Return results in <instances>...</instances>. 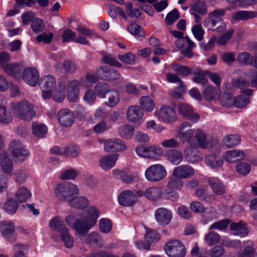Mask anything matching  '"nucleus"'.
<instances>
[{
	"instance_id": "f257e3e1",
	"label": "nucleus",
	"mask_w": 257,
	"mask_h": 257,
	"mask_svg": "<svg viewBox=\"0 0 257 257\" xmlns=\"http://www.w3.org/2000/svg\"><path fill=\"white\" fill-rule=\"evenodd\" d=\"M99 216L98 209L95 207H90L87 212L81 219L76 218L73 215L65 217L67 224L72 228L79 235L84 236L96 223Z\"/></svg>"
},
{
	"instance_id": "f03ea898",
	"label": "nucleus",
	"mask_w": 257,
	"mask_h": 257,
	"mask_svg": "<svg viewBox=\"0 0 257 257\" xmlns=\"http://www.w3.org/2000/svg\"><path fill=\"white\" fill-rule=\"evenodd\" d=\"M13 114L20 119L31 120L35 116L34 105L27 100H22L11 104Z\"/></svg>"
},
{
	"instance_id": "7ed1b4c3",
	"label": "nucleus",
	"mask_w": 257,
	"mask_h": 257,
	"mask_svg": "<svg viewBox=\"0 0 257 257\" xmlns=\"http://www.w3.org/2000/svg\"><path fill=\"white\" fill-rule=\"evenodd\" d=\"M167 174L165 167L159 164L149 166L145 172L146 179L152 182H157L162 180L166 177Z\"/></svg>"
},
{
	"instance_id": "20e7f679",
	"label": "nucleus",
	"mask_w": 257,
	"mask_h": 257,
	"mask_svg": "<svg viewBox=\"0 0 257 257\" xmlns=\"http://www.w3.org/2000/svg\"><path fill=\"white\" fill-rule=\"evenodd\" d=\"M164 250L169 257H185L186 250L183 243L177 239L166 242Z\"/></svg>"
},
{
	"instance_id": "39448f33",
	"label": "nucleus",
	"mask_w": 257,
	"mask_h": 257,
	"mask_svg": "<svg viewBox=\"0 0 257 257\" xmlns=\"http://www.w3.org/2000/svg\"><path fill=\"white\" fill-rule=\"evenodd\" d=\"M154 115L165 123L171 124L177 119L175 109L168 105H161L160 109L154 112Z\"/></svg>"
},
{
	"instance_id": "423d86ee",
	"label": "nucleus",
	"mask_w": 257,
	"mask_h": 257,
	"mask_svg": "<svg viewBox=\"0 0 257 257\" xmlns=\"http://www.w3.org/2000/svg\"><path fill=\"white\" fill-rule=\"evenodd\" d=\"M12 149V156L15 159V161L21 164L30 156L29 151L26 149L18 140H14L11 144Z\"/></svg>"
},
{
	"instance_id": "0eeeda50",
	"label": "nucleus",
	"mask_w": 257,
	"mask_h": 257,
	"mask_svg": "<svg viewBox=\"0 0 257 257\" xmlns=\"http://www.w3.org/2000/svg\"><path fill=\"white\" fill-rule=\"evenodd\" d=\"M135 151L139 156L149 159L161 157L163 154L162 149L157 146H150L147 147L140 146L136 148Z\"/></svg>"
},
{
	"instance_id": "6e6552de",
	"label": "nucleus",
	"mask_w": 257,
	"mask_h": 257,
	"mask_svg": "<svg viewBox=\"0 0 257 257\" xmlns=\"http://www.w3.org/2000/svg\"><path fill=\"white\" fill-rule=\"evenodd\" d=\"M39 85L44 99H48L52 95V92L56 86V80L53 76L48 75L41 79Z\"/></svg>"
},
{
	"instance_id": "1a4fd4ad",
	"label": "nucleus",
	"mask_w": 257,
	"mask_h": 257,
	"mask_svg": "<svg viewBox=\"0 0 257 257\" xmlns=\"http://www.w3.org/2000/svg\"><path fill=\"white\" fill-rule=\"evenodd\" d=\"M103 142L104 150L107 153L123 151L126 148L124 143L118 138H114L104 140Z\"/></svg>"
},
{
	"instance_id": "9d476101",
	"label": "nucleus",
	"mask_w": 257,
	"mask_h": 257,
	"mask_svg": "<svg viewBox=\"0 0 257 257\" xmlns=\"http://www.w3.org/2000/svg\"><path fill=\"white\" fill-rule=\"evenodd\" d=\"M191 123L188 121L183 122L179 127L178 136L183 143L187 142L190 145V143L193 139L195 134V130L190 128Z\"/></svg>"
},
{
	"instance_id": "9b49d317",
	"label": "nucleus",
	"mask_w": 257,
	"mask_h": 257,
	"mask_svg": "<svg viewBox=\"0 0 257 257\" xmlns=\"http://www.w3.org/2000/svg\"><path fill=\"white\" fill-rule=\"evenodd\" d=\"M138 197L145 196L151 201H156L160 199L163 196L162 189L159 187H151L146 189L145 191L138 190L137 191Z\"/></svg>"
},
{
	"instance_id": "f8f14e48",
	"label": "nucleus",
	"mask_w": 257,
	"mask_h": 257,
	"mask_svg": "<svg viewBox=\"0 0 257 257\" xmlns=\"http://www.w3.org/2000/svg\"><path fill=\"white\" fill-rule=\"evenodd\" d=\"M190 146L194 148L206 149L210 147L207 140L206 136L204 132L200 129H198L195 135V138L190 142Z\"/></svg>"
},
{
	"instance_id": "ddd939ff",
	"label": "nucleus",
	"mask_w": 257,
	"mask_h": 257,
	"mask_svg": "<svg viewBox=\"0 0 257 257\" xmlns=\"http://www.w3.org/2000/svg\"><path fill=\"white\" fill-rule=\"evenodd\" d=\"M22 78L28 85L35 86L37 84L39 78L38 71L34 67L26 68L23 71Z\"/></svg>"
},
{
	"instance_id": "4468645a",
	"label": "nucleus",
	"mask_w": 257,
	"mask_h": 257,
	"mask_svg": "<svg viewBox=\"0 0 257 257\" xmlns=\"http://www.w3.org/2000/svg\"><path fill=\"white\" fill-rule=\"evenodd\" d=\"M137 194L133 191L126 190L122 192L118 196L119 204L123 206H131L137 201Z\"/></svg>"
},
{
	"instance_id": "2eb2a0df",
	"label": "nucleus",
	"mask_w": 257,
	"mask_h": 257,
	"mask_svg": "<svg viewBox=\"0 0 257 257\" xmlns=\"http://www.w3.org/2000/svg\"><path fill=\"white\" fill-rule=\"evenodd\" d=\"M194 174V169L189 165H182L175 167L173 171L172 176L181 179H187Z\"/></svg>"
},
{
	"instance_id": "dca6fc26",
	"label": "nucleus",
	"mask_w": 257,
	"mask_h": 257,
	"mask_svg": "<svg viewBox=\"0 0 257 257\" xmlns=\"http://www.w3.org/2000/svg\"><path fill=\"white\" fill-rule=\"evenodd\" d=\"M118 156V154H117L103 156L99 160V166L104 171L110 170L115 166Z\"/></svg>"
},
{
	"instance_id": "f3484780",
	"label": "nucleus",
	"mask_w": 257,
	"mask_h": 257,
	"mask_svg": "<svg viewBox=\"0 0 257 257\" xmlns=\"http://www.w3.org/2000/svg\"><path fill=\"white\" fill-rule=\"evenodd\" d=\"M57 117L60 124L65 127L71 126L74 120L72 112L67 108L60 110L58 113Z\"/></svg>"
},
{
	"instance_id": "a211bd4d",
	"label": "nucleus",
	"mask_w": 257,
	"mask_h": 257,
	"mask_svg": "<svg viewBox=\"0 0 257 257\" xmlns=\"http://www.w3.org/2000/svg\"><path fill=\"white\" fill-rule=\"evenodd\" d=\"M80 82L76 80H73L69 82L67 85L68 91L67 98L69 101H76L79 96Z\"/></svg>"
},
{
	"instance_id": "6ab92c4d",
	"label": "nucleus",
	"mask_w": 257,
	"mask_h": 257,
	"mask_svg": "<svg viewBox=\"0 0 257 257\" xmlns=\"http://www.w3.org/2000/svg\"><path fill=\"white\" fill-rule=\"evenodd\" d=\"M144 116V110L138 105L130 106L126 113L127 119L131 122H136L141 119Z\"/></svg>"
},
{
	"instance_id": "aec40b11",
	"label": "nucleus",
	"mask_w": 257,
	"mask_h": 257,
	"mask_svg": "<svg viewBox=\"0 0 257 257\" xmlns=\"http://www.w3.org/2000/svg\"><path fill=\"white\" fill-rule=\"evenodd\" d=\"M155 218L157 222L161 225L169 224L172 218V214L168 209L160 207L155 211Z\"/></svg>"
},
{
	"instance_id": "412c9836",
	"label": "nucleus",
	"mask_w": 257,
	"mask_h": 257,
	"mask_svg": "<svg viewBox=\"0 0 257 257\" xmlns=\"http://www.w3.org/2000/svg\"><path fill=\"white\" fill-rule=\"evenodd\" d=\"M97 73L100 77L105 79L116 80L120 77V73L116 70L109 68L106 66L100 67L97 69Z\"/></svg>"
},
{
	"instance_id": "4be33fe9",
	"label": "nucleus",
	"mask_w": 257,
	"mask_h": 257,
	"mask_svg": "<svg viewBox=\"0 0 257 257\" xmlns=\"http://www.w3.org/2000/svg\"><path fill=\"white\" fill-rule=\"evenodd\" d=\"M179 110L181 115L186 117L192 122H196L198 121L200 118L198 114L194 112L192 107L188 104H180L179 107Z\"/></svg>"
},
{
	"instance_id": "5701e85b",
	"label": "nucleus",
	"mask_w": 257,
	"mask_h": 257,
	"mask_svg": "<svg viewBox=\"0 0 257 257\" xmlns=\"http://www.w3.org/2000/svg\"><path fill=\"white\" fill-rule=\"evenodd\" d=\"M2 234L8 241L13 242L16 240L15 227L11 221H5L2 223Z\"/></svg>"
},
{
	"instance_id": "b1692460",
	"label": "nucleus",
	"mask_w": 257,
	"mask_h": 257,
	"mask_svg": "<svg viewBox=\"0 0 257 257\" xmlns=\"http://www.w3.org/2000/svg\"><path fill=\"white\" fill-rule=\"evenodd\" d=\"M0 166L3 172L7 174H11L13 171V160L5 151H2L1 153Z\"/></svg>"
},
{
	"instance_id": "393cba45",
	"label": "nucleus",
	"mask_w": 257,
	"mask_h": 257,
	"mask_svg": "<svg viewBox=\"0 0 257 257\" xmlns=\"http://www.w3.org/2000/svg\"><path fill=\"white\" fill-rule=\"evenodd\" d=\"M165 158L172 164L177 165L182 161L183 155L178 150H169L165 152Z\"/></svg>"
},
{
	"instance_id": "a878e982",
	"label": "nucleus",
	"mask_w": 257,
	"mask_h": 257,
	"mask_svg": "<svg viewBox=\"0 0 257 257\" xmlns=\"http://www.w3.org/2000/svg\"><path fill=\"white\" fill-rule=\"evenodd\" d=\"M222 156L226 161L233 163L243 159L245 155L243 151L235 150L224 152Z\"/></svg>"
},
{
	"instance_id": "bb28decb",
	"label": "nucleus",
	"mask_w": 257,
	"mask_h": 257,
	"mask_svg": "<svg viewBox=\"0 0 257 257\" xmlns=\"http://www.w3.org/2000/svg\"><path fill=\"white\" fill-rule=\"evenodd\" d=\"M230 229L233 235L244 237L248 233V230L246 224L242 221L238 223H232L230 225Z\"/></svg>"
},
{
	"instance_id": "cd10ccee",
	"label": "nucleus",
	"mask_w": 257,
	"mask_h": 257,
	"mask_svg": "<svg viewBox=\"0 0 257 257\" xmlns=\"http://www.w3.org/2000/svg\"><path fill=\"white\" fill-rule=\"evenodd\" d=\"M257 13L252 11H239L232 14L231 21L235 22L240 21H245L255 17Z\"/></svg>"
},
{
	"instance_id": "c85d7f7f",
	"label": "nucleus",
	"mask_w": 257,
	"mask_h": 257,
	"mask_svg": "<svg viewBox=\"0 0 257 257\" xmlns=\"http://www.w3.org/2000/svg\"><path fill=\"white\" fill-rule=\"evenodd\" d=\"M225 13L224 10L217 9L209 14L217 24L221 23L220 26L217 27L215 29L217 32H221L226 29V25L222 22V18L224 16Z\"/></svg>"
},
{
	"instance_id": "c756f323",
	"label": "nucleus",
	"mask_w": 257,
	"mask_h": 257,
	"mask_svg": "<svg viewBox=\"0 0 257 257\" xmlns=\"http://www.w3.org/2000/svg\"><path fill=\"white\" fill-rule=\"evenodd\" d=\"M207 182L213 192L216 194L221 195L225 192V187L218 178H208Z\"/></svg>"
},
{
	"instance_id": "7c9ffc66",
	"label": "nucleus",
	"mask_w": 257,
	"mask_h": 257,
	"mask_svg": "<svg viewBox=\"0 0 257 257\" xmlns=\"http://www.w3.org/2000/svg\"><path fill=\"white\" fill-rule=\"evenodd\" d=\"M249 101V99L246 96H238L236 97H230L228 99V102L223 105L226 106H229L233 105L238 108H243L246 106Z\"/></svg>"
},
{
	"instance_id": "2f4dec72",
	"label": "nucleus",
	"mask_w": 257,
	"mask_h": 257,
	"mask_svg": "<svg viewBox=\"0 0 257 257\" xmlns=\"http://www.w3.org/2000/svg\"><path fill=\"white\" fill-rule=\"evenodd\" d=\"M196 148L190 146V147L185 149L184 154L187 162L194 163L200 159V153Z\"/></svg>"
},
{
	"instance_id": "473e14b6",
	"label": "nucleus",
	"mask_w": 257,
	"mask_h": 257,
	"mask_svg": "<svg viewBox=\"0 0 257 257\" xmlns=\"http://www.w3.org/2000/svg\"><path fill=\"white\" fill-rule=\"evenodd\" d=\"M68 204L71 207L83 209L88 205L89 201L85 197L79 196L69 198Z\"/></svg>"
},
{
	"instance_id": "72a5a7b5",
	"label": "nucleus",
	"mask_w": 257,
	"mask_h": 257,
	"mask_svg": "<svg viewBox=\"0 0 257 257\" xmlns=\"http://www.w3.org/2000/svg\"><path fill=\"white\" fill-rule=\"evenodd\" d=\"M204 161L205 164L212 169L220 168L223 164L222 158L217 156L210 155L205 157Z\"/></svg>"
},
{
	"instance_id": "f704fd0d",
	"label": "nucleus",
	"mask_w": 257,
	"mask_h": 257,
	"mask_svg": "<svg viewBox=\"0 0 257 257\" xmlns=\"http://www.w3.org/2000/svg\"><path fill=\"white\" fill-rule=\"evenodd\" d=\"M73 184L64 185L60 184L57 186L55 190V196L59 199H66L68 198V189H74Z\"/></svg>"
},
{
	"instance_id": "c9c22d12",
	"label": "nucleus",
	"mask_w": 257,
	"mask_h": 257,
	"mask_svg": "<svg viewBox=\"0 0 257 257\" xmlns=\"http://www.w3.org/2000/svg\"><path fill=\"white\" fill-rule=\"evenodd\" d=\"M134 132L135 128L131 124H123L120 126L118 128L119 136L124 140L131 139L133 137Z\"/></svg>"
},
{
	"instance_id": "e433bc0d",
	"label": "nucleus",
	"mask_w": 257,
	"mask_h": 257,
	"mask_svg": "<svg viewBox=\"0 0 257 257\" xmlns=\"http://www.w3.org/2000/svg\"><path fill=\"white\" fill-rule=\"evenodd\" d=\"M49 226L51 229L60 233L67 228L62 219L59 216L52 218L49 222Z\"/></svg>"
},
{
	"instance_id": "4c0bfd02",
	"label": "nucleus",
	"mask_w": 257,
	"mask_h": 257,
	"mask_svg": "<svg viewBox=\"0 0 257 257\" xmlns=\"http://www.w3.org/2000/svg\"><path fill=\"white\" fill-rule=\"evenodd\" d=\"M31 196L32 193L30 190L28 188L23 186L18 189L15 197L18 202L22 203L27 201L31 198Z\"/></svg>"
},
{
	"instance_id": "58836bf2",
	"label": "nucleus",
	"mask_w": 257,
	"mask_h": 257,
	"mask_svg": "<svg viewBox=\"0 0 257 257\" xmlns=\"http://www.w3.org/2000/svg\"><path fill=\"white\" fill-rule=\"evenodd\" d=\"M94 89L96 95L101 98H105L106 94L112 91L108 84L103 82L98 83L95 86Z\"/></svg>"
},
{
	"instance_id": "ea45409f",
	"label": "nucleus",
	"mask_w": 257,
	"mask_h": 257,
	"mask_svg": "<svg viewBox=\"0 0 257 257\" xmlns=\"http://www.w3.org/2000/svg\"><path fill=\"white\" fill-rule=\"evenodd\" d=\"M208 74V71H204L199 68L191 72V74L194 76L192 78L193 81L202 85H205L207 83L206 74Z\"/></svg>"
},
{
	"instance_id": "a19ab883",
	"label": "nucleus",
	"mask_w": 257,
	"mask_h": 257,
	"mask_svg": "<svg viewBox=\"0 0 257 257\" xmlns=\"http://www.w3.org/2000/svg\"><path fill=\"white\" fill-rule=\"evenodd\" d=\"M99 78H102L99 76L97 71L96 74H87L84 78L81 79L80 84L83 87H89L98 81Z\"/></svg>"
},
{
	"instance_id": "79ce46f5",
	"label": "nucleus",
	"mask_w": 257,
	"mask_h": 257,
	"mask_svg": "<svg viewBox=\"0 0 257 257\" xmlns=\"http://www.w3.org/2000/svg\"><path fill=\"white\" fill-rule=\"evenodd\" d=\"M140 104L143 110L147 112L153 111L155 107V103L153 100L148 96H143L140 98Z\"/></svg>"
},
{
	"instance_id": "37998d69",
	"label": "nucleus",
	"mask_w": 257,
	"mask_h": 257,
	"mask_svg": "<svg viewBox=\"0 0 257 257\" xmlns=\"http://www.w3.org/2000/svg\"><path fill=\"white\" fill-rule=\"evenodd\" d=\"M22 65L17 63L7 64L3 68L4 71L11 76H16L20 74L22 70Z\"/></svg>"
},
{
	"instance_id": "c03bdc74",
	"label": "nucleus",
	"mask_w": 257,
	"mask_h": 257,
	"mask_svg": "<svg viewBox=\"0 0 257 257\" xmlns=\"http://www.w3.org/2000/svg\"><path fill=\"white\" fill-rule=\"evenodd\" d=\"M18 207V201L12 198L8 199L7 201L3 205L4 210L11 215H13L16 212Z\"/></svg>"
},
{
	"instance_id": "a18cd8bd",
	"label": "nucleus",
	"mask_w": 257,
	"mask_h": 257,
	"mask_svg": "<svg viewBox=\"0 0 257 257\" xmlns=\"http://www.w3.org/2000/svg\"><path fill=\"white\" fill-rule=\"evenodd\" d=\"M127 30L132 35H135V37L142 40L145 37L144 31L143 28L136 24H132L127 27Z\"/></svg>"
},
{
	"instance_id": "49530a36",
	"label": "nucleus",
	"mask_w": 257,
	"mask_h": 257,
	"mask_svg": "<svg viewBox=\"0 0 257 257\" xmlns=\"http://www.w3.org/2000/svg\"><path fill=\"white\" fill-rule=\"evenodd\" d=\"M32 127L33 134L36 137L39 138H43L47 132V127L45 124H39L36 122H33Z\"/></svg>"
},
{
	"instance_id": "de8ad7c7",
	"label": "nucleus",
	"mask_w": 257,
	"mask_h": 257,
	"mask_svg": "<svg viewBox=\"0 0 257 257\" xmlns=\"http://www.w3.org/2000/svg\"><path fill=\"white\" fill-rule=\"evenodd\" d=\"M207 233L204 237L205 242L209 246H213L217 244L220 239L219 234L212 230Z\"/></svg>"
},
{
	"instance_id": "09e8293b",
	"label": "nucleus",
	"mask_w": 257,
	"mask_h": 257,
	"mask_svg": "<svg viewBox=\"0 0 257 257\" xmlns=\"http://www.w3.org/2000/svg\"><path fill=\"white\" fill-rule=\"evenodd\" d=\"M240 137L237 135H230L226 136L222 140L223 144L227 148H232L240 143Z\"/></svg>"
},
{
	"instance_id": "8fccbe9b",
	"label": "nucleus",
	"mask_w": 257,
	"mask_h": 257,
	"mask_svg": "<svg viewBox=\"0 0 257 257\" xmlns=\"http://www.w3.org/2000/svg\"><path fill=\"white\" fill-rule=\"evenodd\" d=\"M191 10L193 13H196L203 15L207 13V9L204 1H198L192 4Z\"/></svg>"
},
{
	"instance_id": "3c124183",
	"label": "nucleus",
	"mask_w": 257,
	"mask_h": 257,
	"mask_svg": "<svg viewBox=\"0 0 257 257\" xmlns=\"http://www.w3.org/2000/svg\"><path fill=\"white\" fill-rule=\"evenodd\" d=\"M144 238L150 243L156 242L161 239V235L156 230L147 229L146 232L144 235Z\"/></svg>"
},
{
	"instance_id": "603ef678",
	"label": "nucleus",
	"mask_w": 257,
	"mask_h": 257,
	"mask_svg": "<svg viewBox=\"0 0 257 257\" xmlns=\"http://www.w3.org/2000/svg\"><path fill=\"white\" fill-rule=\"evenodd\" d=\"M60 237L64 242L65 246L67 248H71L73 246L74 240L69 232V229L67 228L60 233Z\"/></svg>"
},
{
	"instance_id": "864d4df0",
	"label": "nucleus",
	"mask_w": 257,
	"mask_h": 257,
	"mask_svg": "<svg viewBox=\"0 0 257 257\" xmlns=\"http://www.w3.org/2000/svg\"><path fill=\"white\" fill-rule=\"evenodd\" d=\"M184 182L181 178L170 177L168 183V187L171 190H181L183 187Z\"/></svg>"
},
{
	"instance_id": "5fc2aeb1",
	"label": "nucleus",
	"mask_w": 257,
	"mask_h": 257,
	"mask_svg": "<svg viewBox=\"0 0 257 257\" xmlns=\"http://www.w3.org/2000/svg\"><path fill=\"white\" fill-rule=\"evenodd\" d=\"M31 28L35 33L38 34L44 30L45 25L41 19L37 18L34 19L32 22Z\"/></svg>"
},
{
	"instance_id": "6e6d98bb",
	"label": "nucleus",
	"mask_w": 257,
	"mask_h": 257,
	"mask_svg": "<svg viewBox=\"0 0 257 257\" xmlns=\"http://www.w3.org/2000/svg\"><path fill=\"white\" fill-rule=\"evenodd\" d=\"M230 223L228 219H222L213 223L209 227V230H217L218 231L224 230Z\"/></svg>"
},
{
	"instance_id": "4d7b16f0",
	"label": "nucleus",
	"mask_w": 257,
	"mask_h": 257,
	"mask_svg": "<svg viewBox=\"0 0 257 257\" xmlns=\"http://www.w3.org/2000/svg\"><path fill=\"white\" fill-rule=\"evenodd\" d=\"M110 92L107 101L105 102V104L108 107H113L118 103L120 97L119 94L116 91L112 90Z\"/></svg>"
},
{
	"instance_id": "13d9d810",
	"label": "nucleus",
	"mask_w": 257,
	"mask_h": 257,
	"mask_svg": "<svg viewBox=\"0 0 257 257\" xmlns=\"http://www.w3.org/2000/svg\"><path fill=\"white\" fill-rule=\"evenodd\" d=\"M12 120L13 117L6 107L4 105H0V122L7 124L12 122Z\"/></svg>"
},
{
	"instance_id": "bf43d9fd",
	"label": "nucleus",
	"mask_w": 257,
	"mask_h": 257,
	"mask_svg": "<svg viewBox=\"0 0 257 257\" xmlns=\"http://www.w3.org/2000/svg\"><path fill=\"white\" fill-rule=\"evenodd\" d=\"M203 97L207 100H213L218 97V93L211 85H207L203 91Z\"/></svg>"
},
{
	"instance_id": "052dcab7",
	"label": "nucleus",
	"mask_w": 257,
	"mask_h": 257,
	"mask_svg": "<svg viewBox=\"0 0 257 257\" xmlns=\"http://www.w3.org/2000/svg\"><path fill=\"white\" fill-rule=\"evenodd\" d=\"M99 229L103 233L109 232L112 229V222L109 219L101 218L99 221Z\"/></svg>"
},
{
	"instance_id": "680f3d73",
	"label": "nucleus",
	"mask_w": 257,
	"mask_h": 257,
	"mask_svg": "<svg viewBox=\"0 0 257 257\" xmlns=\"http://www.w3.org/2000/svg\"><path fill=\"white\" fill-rule=\"evenodd\" d=\"M171 66L173 71L178 72L182 76H187L189 74H191V72H192L189 67L180 64L173 63Z\"/></svg>"
},
{
	"instance_id": "e2e57ef3",
	"label": "nucleus",
	"mask_w": 257,
	"mask_h": 257,
	"mask_svg": "<svg viewBox=\"0 0 257 257\" xmlns=\"http://www.w3.org/2000/svg\"><path fill=\"white\" fill-rule=\"evenodd\" d=\"M14 254L13 257H25V251L28 250L27 245L24 244H17L13 247Z\"/></svg>"
},
{
	"instance_id": "0e129e2a",
	"label": "nucleus",
	"mask_w": 257,
	"mask_h": 257,
	"mask_svg": "<svg viewBox=\"0 0 257 257\" xmlns=\"http://www.w3.org/2000/svg\"><path fill=\"white\" fill-rule=\"evenodd\" d=\"M64 89V84L60 82L59 89L56 90L53 94V98L55 101L61 102L64 100L65 98Z\"/></svg>"
},
{
	"instance_id": "69168bd1",
	"label": "nucleus",
	"mask_w": 257,
	"mask_h": 257,
	"mask_svg": "<svg viewBox=\"0 0 257 257\" xmlns=\"http://www.w3.org/2000/svg\"><path fill=\"white\" fill-rule=\"evenodd\" d=\"M235 169L239 174L245 176L250 172L251 167L247 163L241 162L236 165Z\"/></svg>"
},
{
	"instance_id": "338daca9",
	"label": "nucleus",
	"mask_w": 257,
	"mask_h": 257,
	"mask_svg": "<svg viewBox=\"0 0 257 257\" xmlns=\"http://www.w3.org/2000/svg\"><path fill=\"white\" fill-rule=\"evenodd\" d=\"M86 242L89 244L95 243L100 246L102 244V238L96 232H92L87 237Z\"/></svg>"
},
{
	"instance_id": "774afa93",
	"label": "nucleus",
	"mask_w": 257,
	"mask_h": 257,
	"mask_svg": "<svg viewBox=\"0 0 257 257\" xmlns=\"http://www.w3.org/2000/svg\"><path fill=\"white\" fill-rule=\"evenodd\" d=\"M234 33V31L230 29H229L224 34L221 35L217 40L216 43L219 45H225L228 42Z\"/></svg>"
}]
</instances>
